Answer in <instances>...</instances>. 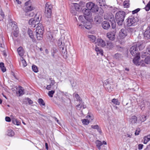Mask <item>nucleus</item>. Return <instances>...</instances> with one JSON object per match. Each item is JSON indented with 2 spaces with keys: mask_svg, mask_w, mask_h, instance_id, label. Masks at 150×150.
<instances>
[{
  "mask_svg": "<svg viewBox=\"0 0 150 150\" xmlns=\"http://www.w3.org/2000/svg\"><path fill=\"white\" fill-rule=\"evenodd\" d=\"M52 6L49 3L45 4V15L47 18L46 19V23L50 25L52 22V19L51 18Z\"/></svg>",
  "mask_w": 150,
  "mask_h": 150,
  "instance_id": "1",
  "label": "nucleus"
},
{
  "mask_svg": "<svg viewBox=\"0 0 150 150\" xmlns=\"http://www.w3.org/2000/svg\"><path fill=\"white\" fill-rule=\"evenodd\" d=\"M125 16V13L123 11H119L115 14V19L117 24L119 26L123 25Z\"/></svg>",
  "mask_w": 150,
  "mask_h": 150,
  "instance_id": "2",
  "label": "nucleus"
},
{
  "mask_svg": "<svg viewBox=\"0 0 150 150\" xmlns=\"http://www.w3.org/2000/svg\"><path fill=\"white\" fill-rule=\"evenodd\" d=\"M138 47H139V49L141 48L143 49L144 47L142 45L138 43L136 45H135L132 46L129 49L130 53L133 56L140 55V53L138 50Z\"/></svg>",
  "mask_w": 150,
  "mask_h": 150,
  "instance_id": "3",
  "label": "nucleus"
},
{
  "mask_svg": "<svg viewBox=\"0 0 150 150\" xmlns=\"http://www.w3.org/2000/svg\"><path fill=\"white\" fill-rule=\"evenodd\" d=\"M43 30V27L42 24L40 23L38 24L36 30V35L38 40H40L42 38Z\"/></svg>",
  "mask_w": 150,
  "mask_h": 150,
  "instance_id": "4",
  "label": "nucleus"
},
{
  "mask_svg": "<svg viewBox=\"0 0 150 150\" xmlns=\"http://www.w3.org/2000/svg\"><path fill=\"white\" fill-rule=\"evenodd\" d=\"M39 15L38 14H36L34 19L32 18L29 20V24L31 27H35L36 24L38 25L40 23L39 22L41 18H39Z\"/></svg>",
  "mask_w": 150,
  "mask_h": 150,
  "instance_id": "5",
  "label": "nucleus"
},
{
  "mask_svg": "<svg viewBox=\"0 0 150 150\" xmlns=\"http://www.w3.org/2000/svg\"><path fill=\"white\" fill-rule=\"evenodd\" d=\"M138 21L137 18L131 16L127 19L126 24L128 26H134L137 25Z\"/></svg>",
  "mask_w": 150,
  "mask_h": 150,
  "instance_id": "6",
  "label": "nucleus"
},
{
  "mask_svg": "<svg viewBox=\"0 0 150 150\" xmlns=\"http://www.w3.org/2000/svg\"><path fill=\"white\" fill-rule=\"evenodd\" d=\"M116 33V31L115 30L108 32L107 34V37L110 40L113 41L115 39Z\"/></svg>",
  "mask_w": 150,
  "mask_h": 150,
  "instance_id": "7",
  "label": "nucleus"
},
{
  "mask_svg": "<svg viewBox=\"0 0 150 150\" xmlns=\"http://www.w3.org/2000/svg\"><path fill=\"white\" fill-rule=\"evenodd\" d=\"M96 45L102 47H104L106 45V43L101 38H98L95 42Z\"/></svg>",
  "mask_w": 150,
  "mask_h": 150,
  "instance_id": "8",
  "label": "nucleus"
},
{
  "mask_svg": "<svg viewBox=\"0 0 150 150\" xmlns=\"http://www.w3.org/2000/svg\"><path fill=\"white\" fill-rule=\"evenodd\" d=\"M134 58L133 59V63L136 65H141L142 66H144V64H141V62H139V60L140 58V55H138L136 56H134Z\"/></svg>",
  "mask_w": 150,
  "mask_h": 150,
  "instance_id": "9",
  "label": "nucleus"
},
{
  "mask_svg": "<svg viewBox=\"0 0 150 150\" xmlns=\"http://www.w3.org/2000/svg\"><path fill=\"white\" fill-rule=\"evenodd\" d=\"M127 33L126 30L124 28H122L119 33V36L122 39L125 38L127 35Z\"/></svg>",
  "mask_w": 150,
  "mask_h": 150,
  "instance_id": "10",
  "label": "nucleus"
},
{
  "mask_svg": "<svg viewBox=\"0 0 150 150\" xmlns=\"http://www.w3.org/2000/svg\"><path fill=\"white\" fill-rule=\"evenodd\" d=\"M101 26L105 30L108 29L110 27V24L109 22L107 21H104L101 23Z\"/></svg>",
  "mask_w": 150,
  "mask_h": 150,
  "instance_id": "11",
  "label": "nucleus"
},
{
  "mask_svg": "<svg viewBox=\"0 0 150 150\" xmlns=\"http://www.w3.org/2000/svg\"><path fill=\"white\" fill-rule=\"evenodd\" d=\"M86 118L87 119H84L82 120V123L85 125H87L89 123V120L88 119L90 118L91 120H92L93 119V117L90 115L86 116Z\"/></svg>",
  "mask_w": 150,
  "mask_h": 150,
  "instance_id": "12",
  "label": "nucleus"
},
{
  "mask_svg": "<svg viewBox=\"0 0 150 150\" xmlns=\"http://www.w3.org/2000/svg\"><path fill=\"white\" fill-rule=\"evenodd\" d=\"M123 56L120 53H117L114 56V58L118 61H120L122 59Z\"/></svg>",
  "mask_w": 150,
  "mask_h": 150,
  "instance_id": "13",
  "label": "nucleus"
},
{
  "mask_svg": "<svg viewBox=\"0 0 150 150\" xmlns=\"http://www.w3.org/2000/svg\"><path fill=\"white\" fill-rule=\"evenodd\" d=\"M144 38L146 39H150V30H147L144 34Z\"/></svg>",
  "mask_w": 150,
  "mask_h": 150,
  "instance_id": "14",
  "label": "nucleus"
},
{
  "mask_svg": "<svg viewBox=\"0 0 150 150\" xmlns=\"http://www.w3.org/2000/svg\"><path fill=\"white\" fill-rule=\"evenodd\" d=\"M83 12L84 13V15L86 16H90L91 14V10L88 9H83Z\"/></svg>",
  "mask_w": 150,
  "mask_h": 150,
  "instance_id": "15",
  "label": "nucleus"
},
{
  "mask_svg": "<svg viewBox=\"0 0 150 150\" xmlns=\"http://www.w3.org/2000/svg\"><path fill=\"white\" fill-rule=\"evenodd\" d=\"M17 51L19 55L21 57H22L24 54V51L23 48L22 47H20L17 49Z\"/></svg>",
  "mask_w": 150,
  "mask_h": 150,
  "instance_id": "16",
  "label": "nucleus"
},
{
  "mask_svg": "<svg viewBox=\"0 0 150 150\" xmlns=\"http://www.w3.org/2000/svg\"><path fill=\"white\" fill-rule=\"evenodd\" d=\"M143 143L144 144H146L150 140V134L147 135L143 138Z\"/></svg>",
  "mask_w": 150,
  "mask_h": 150,
  "instance_id": "17",
  "label": "nucleus"
},
{
  "mask_svg": "<svg viewBox=\"0 0 150 150\" xmlns=\"http://www.w3.org/2000/svg\"><path fill=\"white\" fill-rule=\"evenodd\" d=\"M33 7L29 5L28 6L25 7L24 9V11L25 12H30L33 10Z\"/></svg>",
  "mask_w": 150,
  "mask_h": 150,
  "instance_id": "18",
  "label": "nucleus"
},
{
  "mask_svg": "<svg viewBox=\"0 0 150 150\" xmlns=\"http://www.w3.org/2000/svg\"><path fill=\"white\" fill-rule=\"evenodd\" d=\"M102 20V18H101L99 16H96L95 18V21L97 24L100 23Z\"/></svg>",
  "mask_w": 150,
  "mask_h": 150,
  "instance_id": "19",
  "label": "nucleus"
},
{
  "mask_svg": "<svg viewBox=\"0 0 150 150\" xmlns=\"http://www.w3.org/2000/svg\"><path fill=\"white\" fill-rule=\"evenodd\" d=\"M137 121V118L135 115L132 116L130 119V122L132 124H135L136 123Z\"/></svg>",
  "mask_w": 150,
  "mask_h": 150,
  "instance_id": "20",
  "label": "nucleus"
},
{
  "mask_svg": "<svg viewBox=\"0 0 150 150\" xmlns=\"http://www.w3.org/2000/svg\"><path fill=\"white\" fill-rule=\"evenodd\" d=\"M94 3L92 2H89L87 3L86 6L87 9L90 10L92 9V7L93 6Z\"/></svg>",
  "mask_w": 150,
  "mask_h": 150,
  "instance_id": "21",
  "label": "nucleus"
},
{
  "mask_svg": "<svg viewBox=\"0 0 150 150\" xmlns=\"http://www.w3.org/2000/svg\"><path fill=\"white\" fill-rule=\"evenodd\" d=\"M73 5L76 11H79L82 9L81 7L79 4L77 3H74Z\"/></svg>",
  "mask_w": 150,
  "mask_h": 150,
  "instance_id": "22",
  "label": "nucleus"
},
{
  "mask_svg": "<svg viewBox=\"0 0 150 150\" xmlns=\"http://www.w3.org/2000/svg\"><path fill=\"white\" fill-rule=\"evenodd\" d=\"M99 10V8L97 5H95V4H94L93 6L92 7V9L91 10V11L93 12H96L98 11Z\"/></svg>",
  "mask_w": 150,
  "mask_h": 150,
  "instance_id": "23",
  "label": "nucleus"
},
{
  "mask_svg": "<svg viewBox=\"0 0 150 150\" xmlns=\"http://www.w3.org/2000/svg\"><path fill=\"white\" fill-rule=\"evenodd\" d=\"M7 135L10 137H12L14 135V132L12 129H8L7 131Z\"/></svg>",
  "mask_w": 150,
  "mask_h": 150,
  "instance_id": "24",
  "label": "nucleus"
},
{
  "mask_svg": "<svg viewBox=\"0 0 150 150\" xmlns=\"http://www.w3.org/2000/svg\"><path fill=\"white\" fill-rule=\"evenodd\" d=\"M98 3H99V4L100 6H104L105 5V1L104 0H97Z\"/></svg>",
  "mask_w": 150,
  "mask_h": 150,
  "instance_id": "25",
  "label": "nucleus"
},
{
  "mask_svg": "<svg viewBox=\"0 0 150 150\" xmlns=\"http://www.w3.org/2000/svg\"><path fill=\"white\" fill-rule=\"evenodd\" d=\"M88 38L89 39V40L92 42H94L96 39V37L93 35H89Z\"/></svg>",
  "mask_w": 150,
  "mask_h": 150,
  "instance_id": "26",
  "label": "nucleus"
},
{
  "mask_svg": "<svg viewBox=\"0 0 150 150\" xmlns=\"http://www.w3.org/2000/svg\"><path fill=\"white\" fill-rule=\"evenodd\" d=\"M96 146L98 148V149L100 150V146L103 145L102 143L100 141L98 140H96Z\"/></svg>",
  "mask_w": 150,
  "mask_h": 150,
  "instance_id": "27",
  "label": "nucleus"
},
{
  "mask_svg": "<svg viewBox=\"0 0 150 150\" xmlns=\"http://www.w3.org/2000/svg\"><path fill=\"white\" fill-rule=\"evenodd\" d=\"M106 47L108 48L112 49L114 47L113 44L112 42L109 41L107 42Z\"/></svg>",
  "mask_w": 150,
  "mask_h": 150,
  "instance_id": "28",
  "label": "nucleus"
},
{
  "mask_svg": "<svg viewBox=\"0 0 150 150\" xmlns=\"http://www.w3.org/2000/svg\"><path fill=\"white\" fill-rule=\"evenodd\" d=\"M16 24V22L14 21L11 22H10L9 23V25H11V27L13 28V30L14 29V28H15L16 29V28H18L17 27V26Z\"/></svg>",
  "mask_w": 150,
  "mask_h": 150,
  "instance_id": "29",
  "label": "nucleus"
},
{
  "mask_svg": "<svg viewBox=\"0 0 150 150\" xmlns=\"http://www.w3.org/2000/svg\"><path fill=\"white\" fill-rule=\"evenodd\" d=\"M38 102L39 104L41 105L45 106V103L43 100L42 98H39L38 100Z\"/></svg>",
  "mask_w": 150,
  "mask_h": 150,
  "instance_id": "30",
  "label": "nucleus"
},
{
  "mask_svg": "<svg viewBox=\"0 0 150 150\" xmlns=\"http://www.w3.org/2000/svg\"><path fill=\"white\" fill-rule=\"evenodd\" d=\"M0 67L3 72H5L6 71V69L4 66V64L3 63L1 62L0 63Z\"/></svg>",
  "mask_w": 150,
  "mask_h": 150,
  "instance_id": "31",
  "label": "nucleus"
},
{
  "mask_svg": "<svg viewBox=\"0 0 150 150\" xmlns=\"http://www.w3.org/2000/svg\"><path fill=\"white\" fill-rule=\"evenodd\" d=\"M28 33L30 37L31 38L33 39L34 38V36L32 31L30 29H28Z\"/></svg>",
  "mask_w": 150,
  "mask_h": 150,
  "instance_id": "32",
  "label": "nucleus"
},
{
  "mask_svg": "<svg viewBox=\"0 0 150 150\" xmlns=\"http://www.w3.org/2000/svg\"><path fill=\"white\" fill-rule=\"evenodd\" d=\"M86 16L84 15H83V16L82 15H80L79 16V19L80 21L81 22H83L84 18L86 19Z\"/></svg>",
  "mask_w": 150,
  "mask_h": 150,
  "instance_id": "33",
  "label": "nucleus"
},
{
  "mask_svg": "<svg viewBox=\"0 0 150 150\" xmlns=\"http://www.w3.org/2000/svg\"><path fill=\"white\" fill-rule=\"evenodd\" d=\"M128 30L129 33H133L135 32L136 30L135 28H129L128 29Z\"/></svg>",
  "mask_w": 150,
  "mask_h": 150,
  "instance_id": "34",
  "label": "nucleus"
},
{
  "mask_svg": "<svg viewBox=\"0 0 150 150\" xmlns=\"http://www.w3.org/2000/svg\"><path fill=\"white\" fill-rule=\"evenodd\" d=\"M144 62L146 64H150V56L147 57L144 59Z\"/></svg>",
  "mask_w": 150,
  "mask_h": 150,
  "instance_id": "35",
  "label": "nucleus"
},
{
  "mask_svg": "<svg viewBox=\"0 0 150 150\" xmlns=\"http://www.w3.org/2000/svg\"><path fill=\"white\" fill-rule=\"evenodd\" d=\"M21 60L22 61L23 66L24 67H26L27 65V63L25 60L23 59V57H21Z\"/></svg>",
  "mask_w": 150,
  "mask_h": 150,
  "instance_id": "36",
  "label": "nucleus"
},
{
  "mask_svg": "<svg viewBox=\"0 0 150 150\" xmlns=\"http://www.w3.org/2000/svg\"><path fill=\"white\" fill-rule=\"evenodd\" d=\"M95 50L96 51L98 52L100 54H103V51L99 48L96 47L95 49Z\"/></svg>",
  "mask_w": 150,
  "mask_h": 150,
  "instance_id": "37",
  "label": "nucleus"
},
{
  "mask_svg": "<svg viewBox=\"0 0 150 150\" xmlns=\"http://www.w3.org/2000/svg\"><path fill=\"white\" fill-rule=\"evenodd\" d=\"M18 28H16V30L14 31L13 32V35L16 37H17L18 35Z\"/></svg>",
  "mask_w": 150,
  "mask_h": 150,
  "instance_id": "38",
  "label": "nucleus"
},
{
  "mask_svg": "<svg viewBox=\"0 0 150 150\" xmlns=\"http://www.w3.org/2000/svg\"><path fill=\"white\" fill-rule=\"evenodd\" d=\"M19 90L18 91V93L19 96L22 95L24 94V90L22 89V87L20 86Z\"/></svg>",
  "mask_w": 150,
  "mask_h": 150,
  "instance_id": "39",
  "label": "nucleus"
},
{
  "mask_svg": "<svg viewBox=\"0 0 150 150\" xmlns=\"http://www.w3.org/2000/svg\"><path fill=\"white\" fill-rule=\"evenodd\" d=\"M32 69L33 70L35 73H37L38 71V70L37 67L35 65H33L32 66Z\"/></svg>",
  "mask_w": 150,
  "mask_h": 150,
  "instance_id": "40",
  "label": "nucleus"
},
{
  "mask_svg": "<svg viewBox=\"0 0 150 150\" xmlns=\"http://www.w3.org/2000/svg\"><path fill=\"white\" fill-rule=\"evenodd\" d=\"M55 93V91L53 90H51V91H49L48 93V96L51 97H52L53 96V94Z\"/></svg>",
  "mask_w": 150,
  "mask_h": 150,
  "instance_id": "41",
  "label": "nucleus"
},
{
  "mask_svg": "<svg viewBox=\"0 0 150 150\" xmlns=\"http://www.w3.org/2000/svg\"><path fill=\"white\" fill-rule=\"evenodd\" d=\"M145 10L147 11H149L150 9V1L147 4L146 6L144 8Z\"/></svg>",
  "mask_w": 150,
  "mask_h": 150,
  "instance_id": "42",
  "label": "nucleus"
},
{
  "mask_svg": "<svg viewBox=\"0 0 150 150\" xmlns=\"http://www.w3.org/2000/svg\"><path fill=\"white\" fill-rule=\"evenodd\" d=\"M112 102L116 105H118L119 104L117 99L114 98L112 100Z\"/></svg>",
  "mask_w": 150,
  "mask_h": 150,
  "instance_id": "43",
  "label": "nucleus"
},
{
  "mask_svg": "<svg viewBox=\"0 0 150 150\" xmlns=\"http://www.w3.org/2000/svg\"><path fill=\"white\" fill-rule=\"evenodd\" d=\"M146 120V116L144 115L142 116L140 120L142 122H144Z\"/></svg>",
  "mask_w": 150,
  "mask_h": 150,
  "instance_id": "44",
  "label": "nucleus"
},
{
  "mask_svg": "<svg viewBox=\"0 0 150 150\" xmlns=\"http://www.w3.org/2000/svg\"><path fill=\"white\" fill-rule=\"evenodd\" d=\"M25 15L27 16H28L30 17H32L33 16L34 14L32 12L30 11L26 12Z\"/></svg>",
  "mask_w": 150,
  "mask_h": 150,
  "instance_id": "45",
  "label": "nucleus"
},
{
  "mask_svg": "<svg viewBox=\"0 0 150 150\" xmlns=\"http://www.w3.org/2000/svg\"><path fill=\"white\" fill-rule=\"evenodd\" d=\"M74 96L76 98L77 100L79 101L80 102V101H81V99L78 94H75Z\"/></svg>",
  "mask_w": 150,
  "mask_h": 150,
  "instance_id": "46",
  "label": "nucleus"
},
{
  "mask_svg": "<svg viewBox=\"0 0 150 150\" xmlns=\"http://www.w3.org/2000/svg\"><path fill=\"white\" fill-rule=\"evenodd\" d=\"M82 107V104H79V105L76 106V108L77 110H81Z\"/></svg>",
  "mask_w": 150,
  "mask_h": 150,
  "instance_id": "47",
  "label": "nucleus"
},
{
  "mask_svg": "<svg viewBox=\"0 0 150 150\" xmlns=\"http://www.w3.org/2000/svg\"><path fill=\"white\" fill-rule=\"evenodd\" d=\"M140 10V9L139 8H138L132 11V13L133 14H134L137 13L138 12H139Z\"/></svg>",
  "mask_w": 150,
  "mask_h": 150,
  "instance_id": "48",
  "label": "nucleus"
},
{
  "mask_svg": "<svg viewBox=\"0 0 150 150\" xmlns=\"http://www.w3.org/2000/svg\"><path fill=\"white\" fill-rule=\"evenodd\" d=\"M58 44L59 46H61L62 45L63 43L62 42V39H60L58 40Z\"/></svg>",
  "mask_w": 150,
  "mask_h": 150,
  "instance_id": "49",
  "label": "nucleus"
},
{
  "mask_svg": "<svg viewBox=\"0 0 150 150\" xmlns=\"http://www.w3.org/2000/svg\"><path fill=\"white\" fill-rule=\"evenodd\" d=\"M91 127L94 129H98L99 126L98 125H92Z\"/></svg>",
  "mask_w": 150,
  "mask_h": 150,
  "instance_id": "50",
  "label": "nucleus"
},
{
  "mask_svg": "<svg viewBox=\"0 0 150 150\" xmlns=\"http://www.w3.org/2000/svg\"><path fill=\"white\" fill-rule=\"evenodd\" d=\"M143 145L142 144H139L138 145V149L139 150H141L143 147Z\"/></svg>",
  "mask_w": 150,
  "mask_h": 150,
  "instance_id": "51",
  "label": "nucleus"
},
{
  "mask_svg": "<svg viewBox=\"0 0 150 150\" xmlns=\"http://www.w3.org/2000/svg\"><path fill=\"white\" fill-rule=\"evenodd\" d=\"M99 10L100 11L99 13L100 15H102L103 13V10L101 8H99Z\"/></svg>",
  "mask_w": 150,
  "mask_h": 150,
  "instance_id": "52",
  "label": "nucleus"
},
{
  "mask_svg": "<svg viewBox=\"0 0 150 150\" xmlns=\"http://www.w3.org/2000/svg\"><path fill=\"white\" fill-rule=\"evenodd\" d=\"M5 120L7 122H10L11 121L10 118L8 117H5Z\"/></svg>",
  "mask_w": 150,
  "mask_h": 150,
  "instance_id": "53",
  "label": "nucleus"
},
{
  "mask_svg": "<svg viewBox=\"0 0 150 150\" xmlns=\"http://www.w3.org/2000/svg\"><path fill=\"white\" fill-rule=\"evenodd\" d=\"M27 100L29 104H32L33 103V102L32 101L30 98H27Z\"/></svg>",
  "mask_w": 150,
  "mask_h": 150,
  "instance_id": "54",
  "label": "nucleus"
},
{
  "mask_svg": "<svg viewBox=\"0 0 150 150\" xmlns=\"http://www.w3.org/2000/svg\"><path fill=\"white\" fill-rule=\"evenodd\" d=\"M84 26L86 29H90L91 28V26L90 25H87L86 24L84 25Z\"/></svg>",
  "mask_w": 150,
  "mask_h": 150,
  "instance_id": "55",
  "label": "nucleus"
},
{
  "mask_svg": "<svg viewBox=\"0 0 150 150\" xmlns=\"http://www.w3.org/2000/svg\"><path fill=\"white\" fill-rule=\"evenodd\" d=\"M124 0H117V3L119 4H121L122 2H124Z\"/></svg>",
  "mask_w": 150,
  "mask_h": 150,
  "instance_id": "56",
  "label": "nucleus"
},
{
  "mask_svg": "<svg viewBox=\"0 0 150 150\" xmlns=\"http://www.w3.org/2000/svg\"><path fill=\"white\" fill-rule=\"evenodd\" d=\"M146 51L147 53L150 55V48H148L146 49Z\"/></svg>",
  "mask_w": 150,
  "mask_h": 150,
  "instance_id": "57",
  "label": "nucleus"
},
{
  "mask_svg": "<svg viewBox=\"0 0 150 150\" xmlns=\"http://www.w3.org/2000/svg\"><path fill=\"white\" fill-rule=\"evenodd\" d=\"M17 119L15 118H13L12 119V122L15 125H16Z\"/></svg>",
  "mask_w": 150,
  "mask_h": 150,
  "instance_id": "58",
  "label": "nucleus"
},
{
  "mask_svg": "<svg viewBox=\"0 0 150 150\" xmlns=\"http://www.w3.org/2000/svg\"><path fill=\"white\" fill-rule=\"evenodd\" d=\"M30 0H28V1H27L25 3V7L26 6H28V5L29 4V1Z\"/></svg>",
  "mask_w": 150,
  "mask_h": 150,
  "instance_id": "59",
  "label": "nucleus"
},
{
  "mask_svg": "<svg viewBox=\"0 0 150 150\" xmlns=\"http://www.w3.org/2000/svg\"><path fill=\"white\" fill-rule=\"evenodd\" d=\"M140 132V131L139 130L138 131L137 130H136L135 131V135H137L139 134V133Z\"/></svg>",
  "mask_w": 150,
  "mask_h": 150,
  "instance_id": "60",
  "label": "nucleus"
},
{
  "mask_svg": "<svg viewBox=\"0 0 150 150\" xmlns=\"http://www.w3.org/2000/svg\"><path fill=\"white\" fill-rule=\"evenodd\" d=\"M112 28L113 29H114L116 27V24L115 23H112Z\"/></svg>",
  "mask_w": 150,
  "mask_h": 150,
  "instance_id": "61",
  "label": "nucleus"
},
{
  "mask_svg": "<svg viewBox=\"0 0 150 150\" xmlns=\"http://www.w3.org/2000/svg\"><path fill=\"white\" fill-rule=\"evenodd\" d=\"M51 85L50 84L48 85H47L46 87V89L47 90H50L51 88Z\"/></svg>",
  "mask_w": 150,
  "mask_h": 150,
  "instance_id": "62",
  "label": "nucleus"
},
{
  "mask_svg": "<svg viewBox=\"0 0 150 150\" xmlns=\"http://www.w3.org/2000/svg\"><path fill=\"white\" fill-rule=\"evenodd\" d=\"M54 83H55V81H54V80H51L50 84L51 85V86H53V85H54Z\"/></svg>",
  "mask_w": 150,
  "mask_h": 150,
  "instance_id": "63",
  "label": "nucleus"
},
{
  "mask_svg": "<svg viewBox=\"0 0 150 150\" xmlns=\"http://www.w3.org/2000/svg\"><path fill=\"white\" fill-rule=\"evenodd\" d=\"M45 147H46V149L47 150H48V144H47V143H45Z\"/></svg>",
  "mask_w": 150,
  "mask_h": 150,
  "instance_id": "64",
  "label": "nucleus"
}]
</instances>
